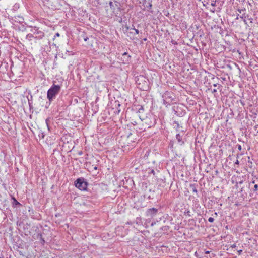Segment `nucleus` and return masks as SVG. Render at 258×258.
I'll list each match as a JSON object with an SVG mask.
<instances>
[{"instance_id":"obj_25","label":"nucleus","mask_w":258,"mask_h":258,"mask_svg":"<svg viewBox=\"0 0 258 258\" xmlns=\"http://www.w3.org/2000/svg\"><path fill=\"white\" fill-rule=\"evenodd\" d=\"M236 245L235 244H232L230 245V247H232V248H235L236 247Z\"/></svg>"},{"instance_id":"obj_31","label":"nucleus","mask_w":258,"mask_h":258,"mask_svg":"<svg viewBox=\"0 0 258 258\" xmlns=\"http://www.w3.org/2000/svg\"><path fill=\"white\" fill-rule=\"evenodd\" d=\"M147 88H148V86H145V87L143 88V90H146V89H147Z\"/></svg>"},{"instance_id":"obj_29","label":"nucleus","mask_w":258,"mask_h":258,"mask_svg":"<svg viewBox=\"0 0 258 258\" xmlns=\"http://www.w3.org/2000/svg\"><path fill=\"white\" fill-rule=\"evenodd\" d=\"M217 92V90L216 89H214L213 90H212V92L213 93H215Z\"/></svg>"},{"instance_id":"obj_5","label":"nucleus","mask_w":258,"mask_h":258,"mask_svg":"<svg viewBox=\"0 0 258 258\" xmlns=\"http://www.w3.org/2000/svg\"><path fill=\"white\" fill-rule=\"evenodd\" d=\"M163 99V103L166 106H168L170 104L171 101L172 100L171 99V97L170 96V93L168 92H166L162 96Z\"/></svg>"},{"instance_id":"obj_10","label":"nucleus","mask_w":258,"mask_h":258,"mask_svg":"<svg viewBox=\"0 0 258 258\" xmlns=\"http://www.w3.org/2000/svg\"><path fill=\"white\" fill-rule=\"evenodd\" d=\"M114 105H115V106L116 107L115 113L119 114L121 111L120 109L119 108V107L120 106V104H119V102L118 101H115L114 102Z\"/></svg>"},{"instance_id":"obj_19","label":"nucleus","mask_w":258,"mask_h":258,"mask_svg":"<svg viewBox=\"0 0 258 258\" xmlns=\"http://www.w3.org/2000/svg\"><path fill=\"white\" fill-rule=\"evenodd\" d=\"M49 121V120L48 118H47L46 120H45V122H46V124L48 127V128H49V127H48V122Z\"/></svg>"},{"instance_id":"obj_1","label":"nucleus","mask_w":258,"mask_h":258,"mask_svg":"<svg viewBox=\"0 0 258 258\" xmlns=\"http://www.w3.org/2000/svg\"><path fill=\"white\" fill-rule=\"evenodd\" d=\"M61 87L57 85H53L52 87L48 90L47 97L50 102L52 101L57 94L60 91Z\"/></svg>"},{"instance_id":"obj_12","label":"nucleus","mask_w":258,"mask_h":258,"mask_svg":"<svg viewBox=\"0 0 258 258\" xmlns=\"http://www.w3.org/2000/svg\"><path fill=\"white\" fill-rule=\"evenodd\" d=\"M12 199L13 200V205L14 207H15L16 205H20V203L18 202L14 197H13Z\"/></svg>"},{"instance_id":"obj_11","label":"nucleus","mask_w":258,"mask_h":258,"mask_svg":"<svg viewBox=\"0 0 258 258\" xmlns=\"http://www.w3.org/2000/svg\"><path fill=\"white\" fill-rule=\"evenodd\" d=\"M176 139L177 140L178 143L180 145H182L184 143V142L182 141V137L179 134H177L176 135Z\"/></svg>"},{"instance_id":"obj_38","label":"nucleus","mask_w":258,"mask_h":258,"mask_svg":"<svg viewBox=\"0 0 258 258\" xmlns=\"http://www.w3.org/2000/svg\"><path fill=\"white\" fill-rule=\"evenodd\" d=\"M206 253H209V251H207Z\"/></svg>"},{"instance_id":"obj_24","label":"nucleus","mask_w":258,"mask_h":258,"mask_svg":"<svg viewBox=\"0 0 258 258\" xmlns=\"http://www.w3.org/2000/svg\"><path fill=\"white\" fill-rule=\"evenodd\" d=\"M211 5L213 6H216V1H213L212 3H211Z\"/></svg>"},{"instance_id":"obj_36","label":"nucleus","mask_w":258,"mask_h":258,"mask_svg":"<svg viewBox=\"0 0 258 258\" xmlns=\"http://www.w3.org/2000/svg\"><path fill=\"white\" fill-rule=\"evenodd\" d=\"M37 36H40V34L39 33L38 34H37Z\"/></svg>"},{"instance_id":"obj_27","label":"nucleus","mask_w":258,"mask_h":258,"mask_svg":"<svg viewBox=\"0 0 258 258\" xmlns=\"http://www.w3.org/2000/svg\"><path fill=\"white\" fill-rule=\"evenodd\" d=\"M149 154V152H148V151H147V152H146V154H145V156H146V157H147L148 156Z\"/></svg>"},{"instance_id":"obj_17","label":"nucleus","mask_w":258,"mask_h":258,"mask_svg":"<svg viewBox=\"0 0 258 258\" xmlns=\"http://www.w3.org/2000/svg\"><path fill=\"white\" fill-rule=\"evenodd\" d=\"M214 220V218H212V217H210V218H209V219H208V221H209V222H210V223H212V222H213Z\"/></svg>"},{"instance_id":"obj_30","label":"nucleus","mask_w":258,"mask_h":258,"mask_svg":"<svg viewBox=\"0 0 258 258\" xmlns=\"http://www.w3.org/2000/svg\"><path fill=\"white\" fill-rule=\"evenodd\" d=\"M235 164H239V161L238 160H236V162H235Z\"/></svg>"},{"instance_id":"obj_9","label":"nucleus","mask_w":258,"mask_h":258,"mask_svg":"<svg viewBox=\"0 0 258 258\" xmlns=\"http://www.w3.org/2000/svg\"><path fill=\"white\" fill-rule=\"evenodd\" d=\"M173 125L174 126V128L178 132H183L182 130V127L179 124V122L177 121H174L173 123Z\"/></svg>"},{"instance_id":"obj_32","label":"nucleus","mask_w":258,"mask_h":258,"mask_svg":"<svg viewBox=\"0 0 258 258\" xmlns=\"http://www.w3.org/2000/svg\"><path fill=\"white\" fill-rule=\"evenodd\" d=\"M239 16H239V15H238L237 16V17H236V19H238L239 18Z\"/></svg>"},{"instance_id":"obj_33","label":"nucleus","mask_w":258,"mask_h":258,"mask_svg":"<svg viewBox=\"0 0 258 258\" xmlns=\"http://www.w3.org/2000/svg\"><path fill=\"white\" fill-rule=\"evenodd\" d=\"M214 215H216V216H217V212H215L214 213Z\"/></svg>"},{"instance_id":"obj_14","label":"nucleus","mask_w":258,"mask_h":258,"mask_svg":"<svg viewBox=\"0 0 258 258\" xmlns=\"http://www.w3.org/2000/svg\"><path fill=\"white\" fill-rule=\"evenodd\" d=\"M190 186L192 187L193 192H196V193H197L198 192V191L194 185H190Z\"/></svg>"},{"instance_id":"obj_18","label":"nucleus","mask_w":258,"mask_h":258,"mask_svg":"<svg viewBox=\"0 0 258 258\" xmlns=\"http://www.w3.org/2000/svg\"><path fill=\"white\" fill-rule=\"evenodd\" d=\"M246 10L245 8L242 9H238L237 11L240 13H241L242 12L245 11Z\"/></svg>"},{"instance_id":"obj_20","label":"nucleus","mask_w":258,"mask_h":258,"mask_svg":"<svg viewBox=\"0 0 258 258\" xmlns=\"http://www.w3.org/2000/svg\"><path fill=\"white\" fill-rule=\"evenodd\" d=\"M91 168V169H95V170H96V169H97V167L96 166L92 165V167H91V168Z\"/></svg>"},{"instance_id":"obj_4","label":"nucleus","mask_w":258,"mask_h":258,"mask_svg":"<svg viewBox=\"0 0 258 258\" xmlns=\"http://www.w3.org/2000/svg\"><path fill=\"white\" fill-rule=\"evenodd\" d=\"M145 123L148 126L149 128L154 126L156 124L155 117L153 116L147 117L145 119Z\"/></svg>"},{"instance_id":"obj_3","label":"nucleus","mask_w":258,"mask_h":258,"mask_svg":"<svg viewBox=\"0 0 258 258\" xmlns=\"http://www.w3.org/2000/svg\"><path fill=\"white\" fill-rule=\"evenodd\" d=\"M44 33L41 31H37V32H35L33 34H28L26 36V38L29 40H32V38L35 39H42L44 36Z\"/></svg>"},{"instance_id":"obj_8","label":"nucleus","mask_w":258,"mask_h":258,"mask_svg":"<svg viewBox=\"0 0 258 258\" xmlns=\"http://www.w3.org/2000/svg\"><path fill=\"white\" fill-rule=\"evenodd\" d=\"M248 15H245V14H243L242 15L239 16V18L242 19L245 24H247L246 18H247L249 20H250V23H252L253 19L252 18H248Z\"/></svg>"},{"instance_id":"obj_7","label":"nucleus","mask_w":258,"mask_h":258,"mask_svg":"<svg viewBox=\"0 0 258 258\" xmlns=\"http://www.w3.org/2000/svg\"><path fill=\"white\" fill-rule=\"evenodd\" d=\"M130 59V56L128 55V54L126 52H124L122 54V56L121 57V60L122 61V63H127L128 62Z\"/></svg>"},{"instance_id":"obj_22","label":"nucleus","mask_w":258,"mask_h":258,"mask_svg":"<svg viewBox=\"0 0 258 258\" xmlns=\"http://www.w3.org/2000/svg\"><path fill=\"white\" fill-rule=\"evenodd\" d=\"M133 30H134L135 31V32L137 34H138L139 33V31L138 29H136L135 28H134Z\"/></svg>"},{"instance_id":"obj_35","label":"nucleus","mask_w":258,"mask_h":258,"mask_svg":"<svg viewBox=\"0 0 258 258\" xmlns=\"http://www.w3.org/2000/svg\"><path fill=\"white\" fill-rule=\"evenodd\" d=\"M143 2L146 3V0H142Z\"/></svg>"},{"instance_id":"obj_28","label":"nucleus","mask_w":258,"mask_h":258,"mask_svg":"<svg viewBox=\"0 0 258 258\" xmlns=\"http://www.w3.org/2000/svg\"><path fill=\"white\" fill-rule=\"evenodd\" d=\"M91 164V162H87L86 163V166H89Z\"/></svg>"},{"instance_id":"obj_23","label":"nucleus","mask_w":258,"mask_h":258,"mask_svg":"<svg viewBox=\"0 0 258 258\" xmlns=\"http://www.w3.org/2000/svg\"><path fill=\"white\" fill-rule=\"evenodd\" d=\"M242 252V250H241V249L237 251L238 255H241Z\"/></svg>"},{"instance_id":"obj_34","label":"nucleus","mask_w":258,"mask_h":258,"mask_svg":"<svg viewBox=\"0 0 258 258\" xmlns=\"http://www.w3.org/2000/svg\"><path fill=\"white\" fill-rule=\"evenodd\" d=\"M112 2H110L109 4H110V6L112 5Z\"/></svg>"},{"instance_id":"obj_2","label":"nucleus","mask_w":258,"mask_h":258,"mask_svg":"<svg viewBox=\"0 0 258 258\" xmlns=\"http://www.w3.org/2000/svg\"><path fill=\"white\" fill-rule=\"evenodd\" d=\"M75 185L80 190H85L87 187L88 183L83 178H80L75 181Z\"/></svg>"},{"instance_id":"obj_13","label":"nucleus","mask_w":258,"mask_h":258,"mask_svg":"<svg viewBox=\"0 0 258 258\" xmlns=\"http://www.w3.org/2000/svg\"><path fill=\"white\" fill-rule=\"evenodd\" d=\"M144 111V109L143 108V106H140V108L138 109V112L141 113H143Z\"/></svg>"},{"instance_id":"obj_6","label":"nucleus","mask_w":258,"mask_h":258,"mask_svg":"<svg viewBox=\"0 0 258 258\" xmlns=\"http://www.w3.org/2000/svg\"><path fill=\"white\" fill-rule=\"evenodd\" d=\"M158 212V209L155 208L148 209L146 211V215L153 217L156 215Z\"/></svg>"},{"instance_id":"obj_21","label":"nucleus","mask_w":258,"mask_h":258,"mask_svg":"<svg viewBox=\"0 0 258 258\" xmlns=\"http://www.w3.org/2000/svg\"><path fill=\"white\" fill-rule=\"evenodd\" d=\"M59 36H60L59 33H56L55 34V35H54V38L53 39H54L56 37H59Z\"/></svg>"},{"instance_id":"obj_26","label":"nucleus","mask_w":258,"mask_h":258,"mask_svg":"<svg viewBox=\"0 0 258 258\" xmlns=\"http://www.w3.org/2000/svg\"><path fill=\"white\" fill-rule=\"evenodd\" d=\"M241 149H242L241 146L239 145L238 146V150L240 151L241 150Z\"/></svg>"},{"instance_id":"obj_37","label":"nucleus","mask_w":258,"mask_h":258,"mask_svg":"<svg viewBox=\"0 0 258 258\" xmlns=\"http://www.w3.org/2000/svg\"><path fill=\"white\" fill-rule=\"evenodd\" d=\"M251 183L253 184V183H254V181H253V182H252Z\"/></svg>"},{"instance_id":"obj_16","label":"nucleus","mask_w":258,"mask_h":258,"mask_svg":"<svg viewBox=\"0 0 258 258\" xmlns=\"http://www.w3.org/2000/svg\"><path fill=\"white\" fill-rule=\"evenodd\" d=\"M253 190L254 191H256L258 190V185L257 184H255L254 185Z\"/></svg>"},{"instance_id":"obj_15","label":"nucleus","mask_w":258,"mask_h":258,"mask_svg":"<svg viewBox=\"0 0 258 258\" xmlns=\"http://www.w3.org/2000/svg\"><path fill=\"white\" fill-rule=\"evenodd\" d=\"M148 6H146L147 8H148L149 9H151L152 5V4H151V2H148Z\"/></svg>"}]
</instances>
